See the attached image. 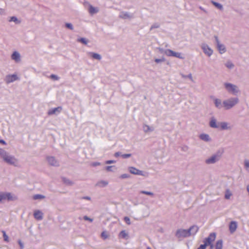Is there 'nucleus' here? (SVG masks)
I'll list each match as a JSON object with an SVG mask.
<instances>
[{
  "label": "nucleus",
  "instance_id": "c756f323",
  "mask_svg": "<svg viewBox=\"0 0 249 249\" xmlns=\"http://www.w3.org/2000/svg\"><path fill=\"white\" fill-rule=\"evenodd\" d=\"M232 195V194L231 192L229 189H227L225 193V198L226 199H229Z\"/></svg>",
  "mask_w": 249,
  "mask_h": 249
},
{
  "label": "nucleus",
  "instance_id": "4be33fe9",
  "mask_svg": "<svg viewBox=\"0 0 249 249\" xmlns=\"http://www.w3.org/2000/svg\"><path fill=\"white\" fill-rule=\"evenodd\" d=\"M237 227V223L235 221H231L229 225V230L231 233L234 232Z\"/></svg>",
  "mask_w": 249,
  "mask_h": 249
},
{
  "label": "nucleus",
  "instance_id": "4468645a",
  "mask_svg": "<svg viewBox=\"0 0 249 249\" xmlns=\"http://www.w3.org/2000/svg\"><path fill=\"white\" fill-rule=\"evenodd\" d=\"M119 17L124 19H130L133 18V15L128 12L122 11L120 12Z\"/></svg>",
  "mask_w": 249,
  "mask_h": 249
},
{
  "label": "nucleus",
  "instance_id": "c03bdc74",
  "mask_svg": "<svg viewBox=\"0 0 249 249\" xmlns=\"http://www.w3.org/2000/svg\"><path fill=\"white\" fill-rule=\"evenodd\" d=\"M160 27V25L158 23H156V24H154L153 25H152L150 29V30H153V29H155V28H158Z\"/></svg>",
  "mask_w": 249,
  "mask_h": 249
},
{
  "label": "nucleus",
  "instance_id": "37998d69",
  "mask_svg": "<svg viewBox=\"0 0 249 249\" xmlns=\"http://www.w3.org/2000/svg\"><path fill=\"white\" fill-rule=\"evenodd\" d=\"M164 61H165V59L164 58H161V59L156 58V59H155V61L157 63H160V62H164Z\"/></svg>",
  "mask_w": 249,
  "mask_h": 249
},
{
  "label": "nucleus",
  "instance_id": "6e6d98bb",
  "mask_svg": "<svg viewBox=\"0 0 249 249\" xmlns=\"http://www.w3.org/2000/svg\"><path fill=\"white\" fill-rule=\"evenodd\" d=\"M0 143L3 144V145H6V142L5 141L3 140H0Z\"/></svg>",
  "mask_w": 249,
  "mask_h": 249
},
{
  "label": "nucleus",
  "instance_id": "c85d7f7f",
  "mask_svg": "<svg viewBox=\"0 0 249 249\" xmlns=\"http://www.w3.org/2000/svg\"><path fill=\"white\" fill-rule=\"evenodd\" d=\"M8 21L9 22H14L16 24H19L21 22L20 20L15 16L10 17Z\"/></svg>",
  "mask_w": 249,
  "mask_h": 249
},
{
  "label": "nucleus",
  "instance_id": "ea45409f",
  "mask_svg": "<svg viewBox=\"0 0 249 249\" xmlns=\"http://www.w3.org/2000/svg\"><path fill=\"white\" fill-rule=\"evenodd\" d=\"M124 221L126 222V223L129 225L131 224L130 219L128 217L125 216L124 217Z\"/></svg>",
  "mask_w": 249,
  "mask_h": 249
},
{
  "label": "nucleus",
  "instance_id": "bb28decb",
  "mask_svg": "<svg viewBox=\"0 0 249 249\" xmlns=\"http://www.w3.org/2000/svg\"><path fill=\"white\" fill-rule=\"evenodd\" d=\"M108 184V181L106 180H100L96 184V185L99 187H104L107 186Z\"/></svg>",
  "mask_w": 249,
  "mask_h": 249
},
{
  "label": "nucleus",
  "instance_id": "c9c22d12",
  "mask_svg": "<svg viewBox=\"0 0 249 249\" xmlns=\"http://www.w3.org/2000/svg\"><path fill=\"white\" fill-rule=\"evenodd\" d=\"M45 198V196L41 195H35L33 196V198L35 200L41 199Z\"/></svg>",
  "mask_w": 249,
  "mask_h": 249
},
{
  "label": "nucleus",
  "instance_id": "39448f33",
  "mask_svg": "<svg viewBox=\"0 0 249 249\" xmlns=\"http://www.w3.org/2000/svg\"><path fill=\"white\" fill-rule=\"evenodd\" d=\"M239 103V99L238 97H231L223 101L224 108L225 110L231 109L238 104Z\"/></svg>",
  "mask_w": 249,
  "mask_h": 249
},
{
  "label": "nucleus",
  "instance_id": "423d86ee",
  "mask_svg": "<svg viewBox=\"0 0 249 249\" xmlns=\"http://www.w3.org/2000/svg\"><path fill=\"white\" fill-rule=\"evenodd\" d=\"M159 50L161 53H163L168 56H174L181 59H184V57L180 53L176 52L170 49L163 50L162 49L160 48Z\"/></svg>",
  "mask_w": 249,
  "mask_h": 249
},
{
  "label": "nucleus",
  "instance_id": "a211bd4d",
  "mask_svg": "<svg viewBox=\"0 0 249 249\" xmlns=\"http://www.w3.org/2000/svg\"><path fill=\"white\" fill-rule=\"evenodd\" d=\"M199 139L205 142H211L212 138L209 135L206 133H202L199 135Z\"/></svg>",
  "mask_w": 249,
  "mask_h": 249
},
{
  "label": "nucleus",
  "instance_id": "58836bf2",
  "mask_svg": "<svg viewBox=\"0 0 249 249\" xmlns=\"http://www.w3.org/2000/svg\"><path fill=\"white\" fill-rule=\"evenodd\" d=\"M130 177V176L127 174H123L120 176V178L122 179L127 178Z\"/></svg>",
  "mask_w": 249,
  "mask_h": 249
},
{
  "label": "nucleus",
  "instance_id": "7ed1b4c3",
  "mask_svg": "<svg viewBox=\"0 0 249 249\" xmlns=\"http://www.w3.org/2000/svg\"><path fill=\"white\" fill-rule=\"evenodd\" d=\"M223 87L228 93L234 96H236L241 92L239 87L237 85L230 82H224Z\"/></svg>",
  "mask_w": 249,
  "mask_h": 249
},
{
  "label": "nucleus",
  "instance_id": "f257e3e1",
  "mask_svg": "<svg viewBox=\"0 0 249 249\" xmlns=\"http://www.w3.org/2000/svg\"><path fill=\"white\" fill-rule=\"evenodd\" d=\"M0 158L8 164L17 166L18 160L13 155H11L6 151L0 147Z\"/></svg>",
  "mask_w": 249,
  "mask_h": 249
},
{
  "label": "nucleus",
  "instance_id": "393cba45",
  "mask_svg": "<svg viewBox=\"0 0 249 249\" xmlns=\"http://www.w3.org/2000/svg\"><path fill=\"white\" fill-rule=\"evenodd\" d=\"M89 55L91 57H92L93 58L100 60L101 59V56L97 53H92V52H89L88 53Z\"/></svg>",
  "mask_w": 249,
  "mask_h": 249
},
{
  "label": "nucleus",
  "instance_id": "f3484780",
  "mask_svg": "<svg viewBox=\"0 0 249 249\" xmlns=\"http://www.w3.org/2000/svg\"><path fill=\"white\" fill-rule=\"evenodd\" d=\"M209 125L213 128H219V123H217L216 119L214 117L211 118Z\"/></svg>",
  "mask_w": 249,
  "mask_h": 249
},
{
  "label": "nucleus",
  "instance_id": "09e8293b",
  "mask_svg": "<svg viewBox=\"0 0 249 249\" xmlns=\"http://www.w3.org/2000/svg\"><path fill=\"white\" fill-rule=\"evenodd\" d=\"M113 167V166H107L106 167V169L107 171H112V168Z\"/></svg>",
  "mask_w": 249,
  "mask_h": 249
},
{
  "label": "nucleus",
  "instance_id": "13d9d810",
  "mask_svg": "<svg viewBox=\"0 0 249 249\" xmlns=\"http://www.w3.org/2000/svg\"><path fill=\"white\" fill-rule=\"evenodd\" d=\"M83 198L87 199V200H90V197L89 196H84V197H83Z\"/></svg>",
  "mask_w": 249,
  "mask_h": 249
},
{
  "label": "nucleus",
  "instance_id": "3c124183",
  "mask_svg": "<svg viewBox=\"0 0 249 249\" xmlns=\"http://www.w3.org/2000/svg\"><path fill=\"white\" fill-rule=\"evenodd\" d=\"M115 162V161L113 160H107L106 161V164H111V163H114Z\"/></svg>",
  "mask_w": 249,
  "mask_h": 249
},
{
  "label": "nucleus",
  "instance_id": "dca6fc26",
  "mask_svg": "<svg viewBox=\"0 0 249 249\" xmlns=\"http://www.w3.org/2000/svg\"><path fill=\"white\" fill-rule=\"evenodd\" d=\"M11 57V59L16 63H19L21 61L20 54L17 51L14 52L12 54Z\"/></svg>",
  "mask_w": 249,
  "mask_h": 249
},
{
  "label": "nucleus",
  "instance_id": "a878e982",
  "mask_svg": "<svg viewBox=\"0 0 249 249\" xmlns=\"http://www.w3.org/2000/svg\"><path fill=\"white\" fill-rule=\"evenodd\" d=\"M142 129L143 131L145 133H147L149 132H152L154 130V128L153 127H150L148 125L144 124L142 126Z\"/></svg>",
  "mask_w": 249,
  "mask_h": 249
},
{
  "label": "nucleus",
  "instance_id": "bf43d9fd",
  "mask_svg": "<svg viewBox=\"0 0 249 249\" xmlns=\"http://www.w3.org/2000/svg\"><path fill=\"white\" fill-rule=\"evenodd\" d=\"M209 246H210V249H213V243H212L210 245H209Z\"/></svg>",
  "mask_w": 249,
  "mask_h": 249
},
{
  "label": "nucleus",
  "instance_id": "4d7b16f0",
  "mask_svg": "<svg viewBox=\"0 0 249 249\" xmlns=\"http://www.w3.org/2000/svg\"><path fill=\"white\" fill-rule=\"evenodd\" d=\"M101 235L103 237H104V238H106L107 237V236L105 234L104 232L102 233Z\"/></svg>",
  "mask_w": 249,
  "mask_h": 249
},
{
  "label": "nucleus",
  "instance_id": "49530a36",
  "mask_svg": "<svg viewBox=\"0 0 249 249\" xmlns=\"http://www.w3.org/2000/svg\"><path fill=\"white\" fill-rule=\"evenodd\" d=\"M83 219L85 220L89 221L90 222H92L93 221V219L92 218H90L86 215L83 217Z\"/></svg>",
  "mask_w": 249,
  "mask_h": 249
},
{
  "label": "nucleus",
  "instance_id": "473e14b6",
  "mask_svg": "<svg viewBox=\"0 0 249 249\" xmlns=\"http://www.w3.org/2000/svg\"><path fill=\"white\" fill-rule=\"evenodd\" d=\"M181 76L183 78H189L190 80L193 81V78L191 73H190L188 75H184L183 74H181Z\"/></svg>",
  "mask_w": 249,
  "mask_h": 249
},
{
  "label": "nucleus",
  "instance_id": "864d4df0",
  "mask_svg": "<svg viewBox=\"0 0 249 249\" xmlns=\"http://www.w3.org/2000/svg\"><path fill=\"white\" fill-rule=\"evenodd\" d=\"M199 8L201 10H202V11H203L205 13H206V14H207V13H208V11H207L206 9H205L204 8H203L202 7H201V6H199Z\"/></svg>",
  "mask_w": 249,
  "mask_h": 249
},
{
  "label": "nucleus",
  "instance_id": "aec40b11",
  "mask_svg": "<svg viewBox=\"0 0 249 249\" xmlns=\"http://www.w3.org/2000/svg\"><path fill=\"white\" fill-rule=\"evenodd\" d=\"M62 110V107H57L52 108L48 111V114L49 115H52L55 114L59 113Z\"/></svg>",
  "mask_w": 249,
  "mask_h": 249
},
{
  "label": "nucleus",
  "instance_id": "2eb2a0df",
  "mask_svg": "<svg viewBox=\"0 0 249 249\" xmlns=\"http://www.w3.org/2000/svg\"><path fill=\"white\" fill-rule=\"evenodd\" d=\"M213 101L214 106L216 108L218 109H221L222 108H224L223 101H222L220 99L214 98Z\"/></svg>",
  "mask_w": 249,
  "mask_h": 249
},
{
  "label": "nucleus",
  "instance_id": "f03ea898",
  "mask_svg": "<svg viewBox=\"0 0 249 249\" xmlns=\"http://www.w3.org/2000/svg\"><path fill=\"white\" fill-rule=\"evenodd\" d=\"M198 228L196 226L191 227L189 230L179 229L176 233V236L178 238H185L195 235L198 231Z\"/></svg>",
  "mask_w": 249,
  "mask_h": 249
},
{
  "label": "nucleus",
  "instance_id": "0eeeda50",
  "mask_svg": "<svg viewBox=\"0 0 249 249\" xmlns=\"http://www.w3.org/2000/svg\"><path fill=\"white\" fill-rule=\"evenodd\" d=\"M17 199L16 196L8 192H0V203H3L5 201H12Z\"/></svg>",
  "mask_w": 249,
  "mask_h": 249
},
{
  "label": "nucleus",
  "instance_id": "20e7f679",
  "mask_svg": "<svg viewBox=\"0 0 249 249\" xmlns=\"http://www.w3.org/2000/svg\"><path fill=\"white\" fill-rule=\"evenodd\" d=\"M224 152L223 149L218 150L214 154L206 159L205 163L208 165L215 164L220 160Z\"/></svg>",
  "mask_w": 249,
  "mask_h": 249
},
{
  "label": "nucleus",
  "instance_id": "7c9ffc66",
  "mask_svg": "<svg viewBox=\"0 0 249 249\" xmlns=\"http://www.w3.org/2000/svg\"><path fill=\"white\" fill-rule=\"evenodd\" d=\"M223 242L222 240L217 241L215 245V249H222Z\"/></svg>",
  "mask_w": 249,
  "mask_h": 249
},
{
  "label": "nucleus",
  "instance_id": "de8ad7c7",
  "mask_svg": "<svg viewBox=\"0 0 249 249\" xmlns=\"http://www.w3.org/2000/svg\"><path fill=\"white\" fill-rule=\"evenodd\" d=\"M207 245L205 243H204V244L203 245H201L199 248H198L197 249H205L206 247H207Z\"/></svg>",
  "mask_w": 249,
  "mask_h": 249
},
{
  "label": "nucleus",
  "instance_id": "ddd939ff",
  "mask_svg": "<svg viewBox=\"0 0 249 249\" xmlns=\"http://www.w3.org/2000/svg\"><path fill=\"white\" fill-rule=\"evenodd\" d=\"M47 160L49 164L50 165L54 166H57L59 165V161L54 157H47Z\"/></svg>",
  "mask_w": 249,
  "mask_h": 249
},
{
  "label": "nucleus",
  "instance_id": "9b49d317",
  "mask_svg": "<svg viewBox=\"0 0 249 249\" xmlns=\"http://www.w3.org/2000/svg\"><path fill=\"white\" fill-rule=\"evenodd\" d=\"M201 49L205 55L210 57L213 53V49L206 43H202L200 45Z\"/></svg>",
  "mask_w": 249,
  "mask_h": 249
},
{
  "label": "nucleus",
  "instance_id": "cd10ccee",
  "mask_svg": "<svg viewBox=\"0 0 249 249\" xmlns=\"http://www.w3.org/2000/svg\"><path fill=\"white\" fill-rule=\"evenodd\" d=\"M211 2L218 9L221 11L223 10V6L221 4L215 2V1L213 0H211Z\"/></svg>",
  "mask_w": 249,
  "mask_h": 249
},
{
  "label": "nucleus",
  "instance_id": "412c9836",
  "mask_svg": "<svg viewBox=\"0 0 249 249\" xmlns=\"http://www.w3.org/2000/svg\"><path fill=\"white\" fill-rule=\"evenodd\" d=\"M34 216L36 219L41 220L43 218V213L39 210L35 211L34 213Z\"/></svg>",
  "mask_w": 249,
  "mask_h": 249
},
{
  "label": "nucleus",
  "instance_id": "9d476101",
  "mask_svg": "<svg viewBox=\"0 0 249 249\" xmlns=\"http://www.w3.org/2000/svg\"><path fill=\"white\" fill-rule=\"evenodd\" d=\"M19 80V78L16 73L7 74L4 78V81L6 84H9Z\"/></svg>",
  "mask_w": 249,
  "mask_h": 249
},
{
  "label": "nucleus",
  "instance_id": "8fccbe9b",
  "mask_svg": "<svg viewBox=\"0 0 249 249\" xmlns=\"http://www.w3.org/2000/svg\"><path fill=\"white\" fill-rule=\"evenodd\" d=\"M5 14V11L3 8H0V15H4Z\"/></svg>",
  "mask_w": 249,
  "mask_h": 249
},
{
  "label": "nucleus",
  "instance_id": "72a5a7b5",
  "mask_svg": "<svg viewBox=\"0 0 249 249\" xmlns=\"http://www.w3.org/2000/svg\"><path fill=\"white\" fill-rule=\"evenodd\" d=\"M140 194H145V195H148V196H153L154 195V193L152 192H149V191H140Z\"/></svg>",
  "mask_w": 249,
  "mask_h": 249
},
{
  "label": "nucleus",
  "instance_id": "79ce46f5",
  "mask_svg": "<svg viewBox=\"0 0 249 249\" xmlns=\"http://www.w3.org/2000/svg\"><path fill=\"white\" fill-rule=\"evenodd\" d=\"M131 156V154H124L121 155V157L124 159H127Z\"/></svg>",
  "mask_w": 249,
  "mask_h": 249
},
{
  "label": "nucleus",
  "instance_id": "603ef678",
  "mask_svg": "<svg viewBox=\"0 0 249 249\" xmlns=\"http://www.w3.org/2000/svg\"><path fill=\"white\" fill-rule=\"evenodd\" d=\"M18 244L20 246V249H23V248H24V245L22 243V242L20 241V240H19L18 241Z\"/></svg>",
  "mask_w": 249,
  "mask_h": 249
},
{
  "label": "nucleus",
  "instance_id": "e433bc0d",
  "mask_svg": "<svg viewBox=\"0 0 249 249\" xmlns=\"http://www.w3.org/2000/svg\"><path fill=\"white\" fill-rule=\"evenodd\" d=\"M2 233L3 234L4 241L6 242H9V237L6 234L5 231H2Z\"/></svg>",
  "mask_w": 249,
  "mask_h": 249
},
{
  "label": "nucleus",
  "instance_id": "6e6552de",
  "mask_svg": "<svg viewBox=\"0 0 249 249\" xmlns=\"http://www.w3.org/2000/svg\"><path fill=\"white\" fill-rule=\"evenodd\" d=\"M128 171L131 174L135 175H140L144 177H148L149 176L148 172L140 170L132 166L128 167Z\"/></svg>",
  "mask_w": 249,
  "mask_h": 249
},
{
  "label": "nucleus",
  "instance_id": "f704fd0d",
  "mask_svg": "<svg viewBox=\"0 0 249 249\" xmlns=\"http://www.w3.org/2000/svg\"><path fill=\"white\" fill-rule=\"evenodd\" d=\"M77 41L85 45H87L88 43V40L85 38H78Z\"/></svg>",
  "mask_w": 249,
  "mask_h": 249
},
{
  "label": "nucleus",
  "instance_id": "1a4fd4ad",
  "mask_svg": "<svg viewBox=\"0 0 249 249\" xmlns=\"http://www.w3.org/2000/svg\"><path fill=\"white\" fill-rule=\"evenodd\" d=\"M214 38L215 39L216 47L219 53L221 54L224 53L227 51L225 46L220 42L217 36H215Z\"/></svg>",
  "mask_w": 249,
  "mask_h": 249
},
{
  "label": "nucleus",
  "instance_id": "2f4dec72",
  "mask_svg": "<svg viewBox=\"0 0 249 249\" xmlns=\"http://www.w3.org/2000/svg\"><path fill=\"white\" fill-rule=\"evenodd\" d=\"M225 66L229 69H232L234 68V65L231 61H227L225 64Z\"/></svg>",
  "mask_w": 249,
  "mask_h": 249
},
{
  "label": "nucleus",
  "instance_id": "052dcab7",
  "mask_svg": "<svg viewBox=\"0 0 249 249\" xmlns=\"http://www.w3.org/2000/svg\"><path fill=\"white\" fill-rule=\"evenodd\" d=\"M100 165V163H96L95 164V165Z\"/></svg>",
  "mask_w": 249,
  "mask_h": 249
},
{
  "label": "nucleus",
  "instance_id": "a18cd8bd",
  "mask_svg": "<svg viewBox=\"0 0 249 249\" xmlns=\"http://www.w3.org/2000/svg\"><path fill=\"white\" fill-rule=\"evenodd\" d=\"M66 27L71 30H73V26L71 23H67L66 24Z\"/></svg>",
  "mask_w": 249,
  "mask_h": 249
},
{
  "label": "nucleus",
  "instance_id": "680f3d73",
  "mask_svg": "<svg viewBox=\"0 0 249 249\" xmlns=\"http://www.w3.org/2000/svg\"><path fill=\"white\" fill-rule=\"evenodd\" d=\"M147 249H151L150 247H148L147 248Z\"/></svg>",
  "mask_w": 249,
  "mask_h": 249
},
{
  "label": "nucleus",
  "instance_id": "6ab92c4d",
  "mask_svg": "<svg viewBox=\"0 0 249 249\" xmlns=\"http://www.w3.org/2000/svg\"><path fill=\"white\" fill-rule=\"evenodd\" d=\"M219 128L221 130H230L231 127L228 123L222 122L219 123Z\"/></svg>",
  "mask_w": 249,
  "mask_h": 249
},
{
  "label": "nucleus",
  "instance_id": "f8f14e48",
  "mask_svg": "<svg viewBox=\"0 0 249 249\" xmlns=\"http://www.w3.org/2000/svg\"><path fill=\"white\" fill-rule=\"evenodd\" d=\"M216 234L214 232L211 233L209 236L204 239L203 240L204 243L206 244L207 246L211 244L215 240Z\"/></svg>",
  "mask_w": 249,
  "mask_h": 249
},
{
  "label": "nucleus",
  "instance_id": "4c0bfd02",
  "mask_svg": "<svg viewBox=\"0 0 249 249\" xmlns=\"http://www.w3.org/2000/svg\"><path fill=\"white\" fill-rule=\"evenodd\" d=\"M63 181L65 183L68 185H72L73 184L72 181L69 180V179L64 178Z\"/></svg>",
  "mask_w": 249,
  "mask_h": 249
},
{
  "label": "nucleus",
  "instance_id": "b1692460",
  "mask_svg": "<svg viewBox=\"0 0 249 249\" xmlns=\"http://www.w3.org/2000/svg\"><path fill=\"white\" fill-rule=\"evenodd\" d=\"M119 237L120 238L127 239L129 237L128 233L125 230L122 231L119 234Z\"/></svg>",
  "mask_w": 249,
  "mask_h": 249
},
{
  "label": "nucleus",
  "instance_id": "a19ab883",
  "mask_svg": "<svg viewBox=\"0 0 249 249\" xmlns=\"http://www.w3.org/2000/svg\"><path fill=\"white\" fill-rule=\"evenodd\" d=\"M50 78L54 80H58L59 79V77H58L57 75L55 74H51L50 75Z\"/></svg>",
  "mask_w": 249,
  "mask_h": 249
},
{
  "label": "nucleus",
  "instance_id": "5701e85b",
  "mask_svg": "<svg viewBox=\"0 0 249 249\" xmlns=\"http://www.w3.org/2000/svg\"><path fill=\"white\" fill-rule=\"evenodd\" d=\"M89 12L91 15H93L99 12V9L97 7H94L91 5H89Z\"/></svg>",
  "mask_w": 249,
  "mask_h": 249
},
{
  "label": "nucleus",
  "instance_id": "5fc2aeb1",
  "mask_svg": "<svg viewBox=\"0 0 249 249\" xmlns=\"http://www.w3.org/2000/svg\"><path fill=\"white\" fill-rule=\"evenodd\" d=\"M121 152H116L114 154V156L115 157H118L119 156H121Z\"/></svg>",
  "mask_w": 249,
  "mask_h": 249
}]
</instances>
